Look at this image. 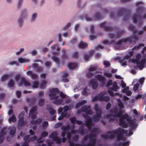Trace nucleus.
Returning <instances> with one entry per match:
<instances>
[{
	"instance_id": "obj_61",
	"label": "nucleus",
	"mask_w": 146,
	"mask_h": 146,
	"mask_svg": "<svg viewBox=\"0 0 146 146\" xmlns=\"http://www.w3.org/2000/svg\"><path fill=\"white\" fill-rule=\"evenodd\" d=\"M71 23H69L67 24L64 27L63 29L64 30L67 29L71 26Z\"/></svg>"
},
{
	"instance_id": "obj_13",
	"label": "nucleus",
	"mask_w": 146,
	"mask_h": 146,
	"mask_svg": "<svg viewBox=\"0 0 146 146\" xmlns=\"http://www.w3.org/2000/svg\"><path fill=\"white\" fill-rule=\"evenodd\" d=\"M97 70V68L96 67L91 66L90 68L89 69V72H88L87 74V76L88 78L91 77L93 74L92 72L94 71L95 72V74L98 73L96 71Z\"/></svg>"
},
{
	"instance_id": "obj_57",
	"label": "nucleus",
	"mask_w": 146,
	"mask_h": 146,
	"mask_svg": "<svg viewBox=\"0 0 146 146\" xmlns=\"http://www.w3.org/2000/svg\"><path fill=\"white\" fill-rule=\"evenodd\" d=\"M139 84L138 83H137L135 84L133 87V90L134 91H136L138 89Z\"/></svg>"
},
{
	"instance_id": "obj_63",
	"label": "nucleus",
	"mask_w": 146,
	"mask_h": 146,
	"mask_svg": "<svg viewBox=\"0 0 146 146\" xmlns=\"http://www.w3.org/2000/svg\"><path fill=\"white\" fill-rule=\"evenodd\" d=\"M129 30L130 31H132L135 29V26L133 25H130L128 27Z\"/></svg>"
},
{
	"instance_id": "obj_6",
	"label": "nucleus",
	"mask_w": 146,
	"mask_h": 146,
	"mask_svg": "<svg viewBox=\"0 0 146 146\" xmlns=\"http://www.w3.org/2000/svg\"><path fill=\"white\" fill-rule=\"evenodd\" d=\"M50 93L49 96L51 100H54L58 98L60 96L63 98H66V96L62 92L60 93L57 88H53L50 91Z\"/></svg>"
},
{
	"instance_id": "obj_40",
	"label": "nucleus",
	"mask_w": 146,
	"mask_h": 146,
	"mask_svg": "<svg viewBox=\"0 0 146 146\" xmlns=\"http://www.w3.org/2000/svg\"><path fill=\"white\" fill-rule=\"evenodd\" d=\"M97 100L100 101V94H99L98 95L94 97L92 99V102H94Z\"/></svg>"
},
{
	"instance_id": "obj_16",
	"label": "nucleus",
	"mask_w": 146,
	"mask_h": 146,
	"mask_svg": "<svg viewBox=\"0 0 146 146\" xmlns=\"http://www.w3.org/2000/svg\"><path fill=\"white\" fill-rule=\"evenodd\" d=\"M141 58V54L139 53L137 54L136 56V58H133L131 60V62L132 63H136L137 65L140 64V60Z\"/></svg>"
},
{
	"instance_id": "obj_4",
	"label": "nucleus",
	"mask_w": 146,
	"mask_h": 146,
	"mask_svg": "<svg viewBox=\"0 0 146 146\" xmlns=\"http://www.w3.org/2000/svg\"><path fill=\"white\" fill-rule=\"evenodd\" d=\"M82 112H85L86 114H82V115L87 120V122H89L88 127V129L90 131L92 129L90 123L92 122V119L88 115L92 114V110L90 109V106H84L82 108L79 110L77 111V113L78 114L81 113Z\"/></svg>"
},
{
	"instance_id": "obj_28",
	"label": "nucleus",
	"mask_w": 146,
	"mask_h": 146,
	"mask_svg": "<svg viewBox=\"0 0 146 146\" xmlns=\"http://www.w3.org/2000/svg\"><path fill=\"white\" fill-rule=\"evenodd\" d=\"M20 17L24 19L27 17L26 9H23L21 11Z\"/></svg>"
},
{
	"instance_id": "obj_9",
	"label": "nucleus",
	"mask_w": 146,
	"mask_h": 146,
	"mask_svg": "<svg viewBox=\"0 0 146 146\" xmlns=\"http://www.w3.org/2000/svg\"><path fill=\"white\" fill-rule=\"evenodd\" d=\"M138 40L139 37L136 35H133L130 37L121 39L122 42L126 43L128 42L130 43H133L134 44Z\"/></svg>"
},
{
	"instance_id": "obj_32",
	"label": "nucleus",
	"mask_w": 146,
	"mask_h": 146,
	"mask_svg": "<svg viewBox=\"0 0 146 146\" xmlns=\"http://www.w3.org/2000/svg\"><path fill=\"white\" fill-rule=\"evenodd\" d=\"M87 46V44L83 41L81 42L79 44V47L80 48L84 49L86 48Z\"/></svg>"
},
{
	"instance_id": "obj_12",
	"label": "nucleus",
	"mask_w": 146,
	"mask_h": 146,
	"mask_svg": "<svg viewBox=\"0 0 146 146\" xmlns=\"http://www.w3.org/2000/svg\"><path fill=\"white\" fill-rule=\"evenodd\" d=\"M124 33V31L123 30H122L118 31L116 33V34L111 33H110L109 35V36L111 39H113L114 38H118Z\"/></svg>"
},
{
	"instance_id": "obj_24",
	"label": "nucleus",
	"mask_w": 146,
	"mask_h": 146,
	"mask_svg": "<svg viewBox=\"0 0 146 146\" xmlns=\"http://www.w3.org/2000/svg\"><path fill=\"white\" fill-rule=\"evenodd\" d=\"M28 76H31V78L33 79H36L38 77V75L36 73L33 72L31 71H28L26 73Z\"/></svg>"
},
{
	"instance_id": "obj_10",
	"label": "nucleus",
	"mask_w": 146,
	"mask_h": 146,
	"mask_svg": "<svg viewBox=\"0 0 146 146\" xmlns=\"http://www.w3.org/2000/svg\"><path fill=\"white\" fill-rule=\"evenodd\" d=\"M24 135L23 134L22 132H21L19 136L17 137V139H20L19 138L20 137H23V139L26 143H28L30 141H33L37 139V137L35 135L33 137H31L30 135H28L25 136H23Z\"/></svg>"
},
{
	"instance_id": "obj_22",
	"label": "nucleus",
	"mask_w": 146,
	"mask_h": 146,
	"mask_svg": "<svg viewBox=\"0 0 146 146\" xmlns=\"http://www.w3.org/2000/svg\"><path fill=\"white\" fill-rule=\"evenodd\" d=\"M95 50H92L90 51L88 54H84V58L86 60H88L94 54Z\"/></svg>"
},
{
	"instance_id": "obj_19",
	"label": "nucleus",
	"mask_w": 146,
	"mask_h": 146,
	"mask_svg": "<svg viewBox=\"0 0 146 146\" xmlns=\"http://www.w3.org/2000/svg\"><path fill=\"white\" fill-rule=\"evenodd\" d=\"M23 84L24 86H30L31 85L29 81L26 80L25 78H22L21 82L19 83V86H21L23 85Z\"/></svg>"
},
{
	"instance_id": "obj_18",
	"label": "nucleus",
	"mask_w": 146,
	"mask_h": 146,
	"mask_svg": "<svg viewBox=\"0 0 146 146\" xmlns=\"http://www.w3.org/2000/svg\"><path fill=\"white\" fill-rule=\"evenodd\" d=\"M106 25V22L101 23V28H103L106 31H111L113 30V29L112 27Z\"/></svg>"
},
{
	"instance_id": "obj_14",
	"label": "nucleus",
	"mask_w": 146,
	"mask_h": 146,
	"mask_svg": "<svg viewBox=\"0 0 146 146\" xmlns=\"http://www.w3.org/2000/svg\"><path fill=\"white\" fill-rule=\"evenodd\" d=\"M25 114L24 111H22L19 115L18 117L19 119L18 125L20 126H22L23 123V116Z\"/></svg>"
},
{
	"instance_id": "obj_30",
	"label": "nucleus",
	"mask_w": 146,
	"mask_h": 146,
	"mask_svg": "<svg viewBox=\"0 0 146 146\" xmlns=\"http://www.w3.org/2000/svg\"><path fill=\"white\" fill-rule=\"evenodd\" d=\"M24 19L20 17L18 18L17 23L19 27H21L22 26L23 23Z\"/></svg>"
},
{
	"instance_id": "obj_47",
	"label": "nucleus",
	"mask_w": 146,
	"mask_h": 146,
	"mask_svg": "<svg viewBox=\"0 0 146 146\" xmlns=\"http://www.w3.org/2000/svg\"><path fill=\"white\" fill-rule=\"evenodd\" d=\"M113 84L112 81L111 80H108L106 85V87L108 88V89L110 88V86Z\"/></svg>"
},
{
	"instance_id": "obj_31",
	"label": "nucleus",
	"mask_w": 146,
	"mask_h": 146,
	"mask_svg": "<svg viewBox=\"0 0 146 146\" xmlns=\"http://www.w3.org/2000/svg\"><path fill=\"white\" fill-rule=\"evenodd\" d=\"M69 69L72 70L75 68L77 66V64L75 63H70L68 65Z\"/></svg>"
},
{
	"instance_id": "obj_36",
	"label": "nucleus",
	"mask_w": 146,
	"mask_h": 146,
	"mask_svg": "<svg viewBox=\"0 0 146 146\" xmlns=\"http://www.w3.org/2000/svg\"><path fill=\"white\" fill-rule=\"evenodd\" d=\"M37 17V14L36 13H33L31 15V21L32 22H34L35 21Z\"/></svg>"
},
{
	"instance_id": "obj_8",
	"label": "nucleus",
	"mask_w": 146,
	"mask_h": 146,
	"mask_svg": "<svg viewBox=\"0 0 146 146\" xmlns=\"http://www.w3.org/2000/svg\"><path fill=\"white\" fill-rule=\"evenodd\" d=\"M110 111L111 113L107 115V117L109 118L110 117H122L123 112H121L118 110V108H113L110 110Z\"/></svg>"
},
{
	"instance_id": "obj_39",
	"label": "nucleus",
	"mask_w": 146,
	"mask_h": 146,
	"mask_svg": "<svg viewBox=\"0 0 146 146\" xmlns=\"http://www.w3.org/2000/svg\"><path fill=\"white\" fill-rule=\"evenodd\" d=\"M11 76L10 74H5L3 76L1 77V81L3 82L7 80Z\"/></svg>"
},
{
	"instance_id": "obj_42",
	"label": "nucleus",
	"mask_w": 146,
	"mask_h": 146,
	"mask_svg": "<svg viewBox=\"0 0 146 146\" xmlns=\"http://www.w3.org/2000/svg\"><path fill=\"white\" fill-rule=\"evenodd\" d=\"M63 99L61 98L59 100H56L53 101V103L57 105L61 104L63 102Z\"/></svg>"
},
{
	"instance_id": "obj_46",
	"label": "nucleus",
	"mask_w": 146,
	"mask_h": 146,
	"mask_svg": "<svg viewBox=\"0 0 146 146\" xmlns=\"http://www.w3.org/2000/svg\"><path fill=\"white\" fill-rule=\"evenodd\" d=\"M9 122H15L16 121V118L15 117L14 115H13L11 117L9 118Z\"/></svg>"
},
{
	"instance_id": "obj_60",
	"label": "nucleus",
	"mask_w": 146,
	"mask_h": 146,
	"mask_svg": "<svg viewBox=\"0 0 146 146\" xmlns=\"http://www.w3.org/2000/svg\"><path fill=\"white\" fill-rule=\"evenodd\" d=\"M78 137L77 135L73 136L72 138V140L73 141L77 142L78 139Z\"/></svg>"
},
{
	"instance_id": "obj_50",
	"label": "nucleus",
	"mask_w": 146,
	"mask_h": 146,
	"mask_svg": "<svg viewBox=\"0 0 146 146\" xmlns=\"http://www.w3.org/2000/svg\"><path fill=\"white\" fill-rule=\"evenodd\" d=\"M23 0H18L17 5V7L18 8H20L22 5Z\"/></svg>"
},
{
	"instance_id": "obj_45",
	"label": "nucleus",
	"mask_w": 146,
	"mask_h": 146,
	"mask_svg": "<svg viewBox=\"0 0 146 146\" xmlns=\"http://www.w3.org/2000/svg\"><path fill=\"white\" fill-rule=\"evenodd\" d=\"M39 83L37 81H35L33 83L32 87L33 88H37L39 86Z\"/></svg>"
},
{
	"instance_id": "obj_26",
	"label": "nucleus",
	"mask_w": 146,
	"mask_h": 146,
	"mask_svg": "<svg viewBox=\"0 0 146 146\" xmlns=\"http://www.w3.org/2000/svg\"><path fill=\"white\" fill-rule=\"evenodd\" d=\"M90 84L92 85V88L93 89H95L97 88L98 86V83L97 81L92 80L90 82Z\"/></svg>"
},
{
	"instance_id": "obj_43",
	"label": "nucleus",
	"mask_w": 146,
	"mask_h": 146,
	"mask_svg": "<svg viewBox=\"0 0 146 146\" xmlns=\"http://www.w3.org/2000/svg\"><path fill=\"white\" fill-rule=\"evenodd\" d=\"M16 128L14 127H11L10 128V134L11 135H13L16 132Z\"/></svg>"
},
{
	"instance_id": "obj_53",
	"label": "nucleus",
	"mask_w": 146,
	"mask_h": 146,
	"mask_svg": "<svg viewBox=\"0 0 146 146\" xmlns=\"http://www.w3.org/2000/svg\"><path fill=\"white\" fill-rule=\"evenodd\" d=\"M103 64L104 66L105 67H108L110 66V62L108 61H104L103 62Z\"/></svg>"
},
{
	"instance_id": "obj_54",
	"label": "nucleus",
	"mask_w": 146,
	"mask_h": 146,
	"mask_svg": "<svg viewBox=\"0 0 146 146\" xmlns=\"http://www.w3.org/2000/svg\"><path fill=\"white\" fill-rule=\"evenodd\" d=\"M9 65H13L14 64H15L17 66H19V63L15 61H11L8 63V64Z\"/></svg>"
},
{
	"instance_id": "obj_5",
	"label": "nucleus",
	"mask_w": 146,
	"mask_h": 146,
	"mask_svg": "<svg viewBox=\"0 0 146 146\" xmlns=\"http://www.w3.org/2000/svg\"><path fill=\"white\" fill-rule=\"evenodd\" d=\"M145 10V9L143 7H138L136 11V13L134 14L132 17L133 22L136 24L138 22L137 19L139 20L138 24V26H141L143 23V22L141 21L142 17L141 15Z\"/></svg>"
},
{
	"instance_id": "obj_11",
	"label": "nucleus",
	"mask_w": 146,
	"mask_h": 146,
	"mask_svg": "<svg viewBox=\"0 0 146 146\" xmlns=\"http://www.w3.org/2000/svg\"><path fill=\"white\" fill-rule=\"evenodd\" d=\"M94 108L97 114L93 117V119L94 121H97L99 120L100 117V108L97 104L94 105Z\"/></svg>"
},
{
	"instance_id": "obj_37",
	"label": "nucleus",
	"mask_w": 146,
	"mask_h": 146,
	"mask_svg": "<svg viewBox=\"0 0 146 146\" xmlns=\"http://www.w3.org/2000/svg\"><path fill=\"white\" fill-rule=\"evenodd\" d=\"M110 100L109 97L108 96H103L101 95V101H104L106 102H108Z\"/></svg>"
},
{
	"instance_id": "obj_41",
	"label": "nucleus",
	"mask_w": 146,
	"mask_h": 146,
	"mask_svg": "<svg viewBox=\"0 0 146 146\" xmlns=\"http://www.w3.org/2000/svg\"><path fill=\"white\" fill-rule=\"evenodd\" d=\"M14 84L15 82L12 79H10L7 84L8 86L10 88L14 86Z\"/></svg>"
},
{
	"instance_id": "obj_48",
	"label": "nucleus",
	"mask_w": 146,
	"mask_h": 146,
	"mask_svg": "<svg viewBox=\"0 0 146 146\" xmlns=\"http://www.w3.org/2000/svg\"><path fill=\"white\" fill-rule=\"evenodd\" d=\"M125 59H120L119 60V62L121 64L122 66H124L127 65V62L125 61Z\"/></svg>"
},
{
	"instance_id": "obj_23",
	"label": "nucleus",
	"mask_w": 146,
	"mask_h": 146,
	"mask_svg": "<svg viewBox=\"0 0 146 146\" xmlns=\"http://www.w3.org/2000/svg\"><path fill=\"white\" fill-rule=\"evenodd\" d=\"M119 87L117 86V82L114 81L113 83V86L109 88L108 89L116 92L117 90L119 89Z\"/></svg>"
},
{
	"instance_id": "obj_34",
	"label": "nucleus",
	"mask_w": 146,
	"mask_h": 146,
	"mask_svg": "<svg viewBox=\"0 0 146 146\" xmlns=\"http://www.w3.org/2000/svg\"><path fill=\"white\" fill-rule=\"evenodd\" d=\"M42 119L40 118H38L36 121H34L33 120L31 121V123L33 125L39 124L41 123Z\"/></svg>"
},
{
	"instance_id": "obj_38",
	"label": "nucleus",
	"mask_w": 146,
	"mask_h": 146,
	"mask_svg": "<svg viewBox=\"0 0 146 146\" xmlns=\"http://www.w3.org/2000/svg\"><path fill=\"white\" fill-rule=\"evenodd\" d=\"M94 19L96 20H99L100 18V12H96L94 16Z\"/></svg>"
},
{
	"instance_id": "obj_64",
	"label": "nucleus",
	"mask_w": 146,
	"mask_h": 146,
	"mask_svg": "<svg viewBox=\"0 0 146 146\" xmlns=\"http://www.w3.org/2000/svg\"><path fill=\"white\" fill-rule=\"evenodd\" d=\"M129 144V141H127L126 142H123L122 143V146H128Z\"/></svg>"
},
{
	"instance_id": "obj_59",
	"label": "nucleus",
	"mask_w": 146,
	"mask_h": 146,
	"mask_svg": "<svg viewBox=\"0 0 146 146\" xmlns=\"http://www.w3.org/2000/svg\"><path fill=\"white\" fill-rule=\"evenodd\" d=\"M85 19L87 21H92V19L88 15H86L85 16Z\"/></svg>"
},
{
	"instance_id": "obj_7",
	"label": "nucleus",
	"mask_w": 146,
	"mask_h": 146,
	"mask_svg": "<svg viewBox=\"0 0 146 146\" xmlns=\"http://www.w3.org/2000/svg\"><path fill=\"white\" fill-rule=\"evenodd\" d=\"M131 12V10L129 9H126L123 7L120 8L118 10L117 15L119 17H121L124 14H126L123 18V20L126 21L128 19Z\"/></svg>"
},
{
	"instance_id": "obj_49",
	"label": "nucleus",
	"mask_w": 146,
	"mask_h": 146,
	"mask_svg": "<svg viewBox=\"0 0 146 146\" xmlns=\"http://www.w3.org/2000/svg\"><path fill=\"white\" fill-rule=\"evenodd\" d=\"M52 50H55L56 48L57 51H59L60 50V48L58 47L57 44H55L51 47Z\"/></svg>"
},
{
	"instance_id": "obj_25",
	"label": "nucleus",
	"mask_w": 146,
	"mask_h": 146,
	"mask_svg": "<svg viewBox=\"0 0 146 146\" xmlns=\"http://www.w3.org/2000/svg\"><path fill=\"white\" fill-rule=\"evenodd\" d=\"M118 103V106L119 107V110L121 112H123L122 111V109L124 108V105L120 99H118L117 100Z\"/></svg>"
},
{
	"instance_id": "obj_51",
	"label": "nucleus",
	"mask_w": 146,
	"mask_h": 146,
	"mask_svg": "<svg viewBox=\"0 0 146 146\" xmlns=\"http://www.w3.org/2000/svg\"><path fill=\"white\" fill-rule=\"evenodd\" d=\"M51 58L52 60H53L56 63H59L60 62L59 59L55 56H52V57Z\"/></svg>"
},
{
	"instance_id": "obj_35",
	"label": "nucleus",
	"mask_w": 146,
	"mask_h": 146,
	"mask_svg": "<svg viewBox=\"0 0 146 146\" xmlns=\"http://www.w3.org/2000/svg\"><path fill=\"white\" fill-rule=\"evenodd\" d=\"M87 102L86 100H84L77 103L75 106V108L76 109L78 108L80 106L86 104Z\"/></svg>"
},
{
	"instance_id": "obj_1",
	"label": "nucleus",
	"mask_w": 146,
	"mask_h": 146,
	"mask_svg": "<svg viewBox=\"0 0 146 146\" xmlns=\"http://www.w3.org/2000/svg\"><path fill=\"white\" fill-rule=\"evenodd\" d=\"M74 124H73L71 126V128L72 130L71 131V133L70 132L67 133L66 132H64L62 133V136L63 137L62 139L58 138L57 137V133L56 132H54L49 135L50 138H53V139L57 143H60L62 141L64 143L66 140L67 139L65 137H66L68 139V141L70 146H95L96 142V134L91 133L89 135L86 136L84 138V141H86L88 139H90L89 143L86 145L83 144L80 145L78 143L75 144L70 141V139L72 136L71 134L76 133V131L73 129L75 127Z\"/></svg>"
},
{
	"instance_id": "obj_21",
	"label": "nucleus",
	"mask_w": 146,
	"mask_h": 146,
	"mask_svg": "<svg viewBox=\"0 0 146 146\" xmlns=\"http://www.w3.org/2000/svg\"><path fill=\"white\" fill-rule=\"evenodd\" d=\"M37 107L36 106H35L33 107L31 110L30 111L29 114L30 115H32L31 118L33 119L34 118H36L37 116L36 115L33 114V113L36 111L37 110Z\"/></svg>"
},
{
	"instance_id": "obj_29",
	"label": "nucleus",
	"mask_w": 146,
	"mask_h": 146,
	"mask_svg": "<svg viewBox=\"0 0 146 146\" xmlns=\"http://www.w3.org/2000/svg\"><path fill=\"white\" fill-rule=\"evenodd\" d=\"M46 109L48 110L50 114L51 115H54L56 112V111L55 110L51 108L48 105L47 106Z\"/></svg>"
},
{
	"instance_id": "obj_33",
	"label": "nucleus",
	"mask_w": 146,
	"mask_h": 146,
	"mask_svg": "<svg viewBox=\"0 0 146 146\" xmlns=\"http://www.w3.org/2000/svg\"><path fill=\"white\" fill-rule=\"evenodd\" d=\"M19 61L21 63L27 62L30 61V60L28 59L22 58H19L18 59Z\"/></svg>"
},
{
	"instance_id": "obj_62",
	"label": "nucleus",
	"mask_w": 146,
	"mask_h": 146,
	"mask_svg": "<svg viewBox=\"0 0 146 146\" xmlns=\"http://www.w3.org/2000/svg\"><path fill=\"white\" fill-rule=\"evenodd\" d=\"M97 37V36L96 35H91L89 37V38L90 40H92L96 39Z\"/></svg>"
},
{
	"instance_id": "obj_56",
	"label": "nucleus",
	"mask_w": 146,
	"mask_h": 146,
	"mask_svg": "<svg viewBox=\"0 0 146 146\" xmlns=\"http://www.w3.org/2000/svg\"><path fill=\"white\" fill-rule=\"evenodd\" d=\"M114 42V41H112L110 42L108 40H106L103 41L102 43L104 44H110L112 43H113Z\"/></svg>"
},
{
	"instance_id": "obj_2",
	"label": "nucleus",
	"mask_w": 146,
	"mask_h": 146,
	"mask_svg": "<svg viewBox=\"0 0 146 146\" xmlns=\"http://www.w3.org/2000/svg\"><path fill=\"white\" fill-rule=\"evenodd\" d=\"M119 125L123 128H126L129 126L131 129H135L137 127L136 123L137 120L134 118L131 120V117L127 113L123 114L119 118Z\"/></svg>"
},
{
	"instance_id": "obj_44",
	"label": "nucleus",
	"mask_w": 146,
	"mask_h": 146,
	"mask_svg": "<svg viewBox=\"0 0 146 146\" xmlns=\"http://www.w3.org/2000/svg\"><path fill=\"white\" fill-rule=\"evenodd\" d=\"M44 99L40 98L39 99L38 102V105L39 106H42L44 105Z\"/></svg>"
},
{
	"instance_id": "obj_3",
	"label": "nucleus",
	"mask_w": 146,
	"mask_h": 146,
	"mask_svg": "<svg viewBox=\"0 0 146 146\" xmlns=\"http://www.w3.org/2000/svg\"><path fill=\"white\" fill-rule=\"evenodd\" d=\"M127 133L128 131L127 130H125L121 127H119L117 129L113 130L112 131H108L107 133L110 135L105 136V138L106 139H113L114 137V135H116L117 141H119L121 140L125 141L126 139L123 137V135Z\"/></svg>"
},
{
	"instance_id": "obj_15",
	"label": "nucleus",
	"mask_w": 146,
	"mask_h": 146,
	"mask_svg": "<svg viewBox=\"0 0 146 146\" xmlns=\"http://www.w3.org/2000/svg\"><path fill=\"white\" fill-rule=\"evenodd\" d=\"M63 111L62 113V115L64 116L65 117L68 118L70 116L69 114L68 113L67 111L70 110V108L68 106H66L63 107Z\"/></svg>"
},
{
	"instance_id": "obj_55",
	"label": "nucleus",
	"mask_w": 146,
	"mask_h": 146,
	"mask_svg": "<svg viewBox=\"0 0 146 146\" xmlns=\"http://www.w3.org/2000/svg\"><path fill=\"white\" fill-rule=\"evenodd\" d=\"M78 132L79 133L81 134V135H83L84 134V131L83 128L81 127L79 129Z\"/></svg>"
},
{
	"instance_id": "obj_58",
	"label": "nucleus",
	"mask_w": 146,
	"mask_h": 146,
	"mask_svg": "<svg viewBox=\"0 0 146 146\" xmlns=\"http://www.w3.org/2000/svg\"><path fill=\"white\" fill-rule=\"evenodd\" d=\"M70 128V127L68 125L63 126L62 127V128L63 131H68Z\"/></svg>"
},
{
	"instance_id": "obj_52",
	"label": "nucleus",
	"mask_w": 146,
	"mask_h": 146,
	"mask_svg": "<svg viewBox=\"0 0 146 146\" xmlns=\"http://www.w3.org/2000/svg\"><path fill=\"white\" fill-rule=\"evenodd\" d=\"M63 55L62 56V58L64 59H66L68 58V56L66 53V50L64 49L62 50Z\"/></svg>"
},
{
	"instance_id": "obj_17",
	"label": "nucleus",
	"mask_w": 146,
	"mask_h": 146,
	"mask_svg": "<svg viewBox=\"0 0 146 146\" xmlns=\"http://www.w3.org/2000/svg\"><path fill=\"white\" fill-rule=\"evenodd\" d=\"M7 128H5L1 130L0 133V143L3 141L4 139V136L6 134Z\"/></svg>"
},
{
	"instance_id": "obj_20",
	"label": "nucleus",
	"mask_w": 146,
	"mask_h": 146,
	"mask_svg": "<svg viewBox=\"0 0 146 146\" xmlns=\"http://www.w3.org/2000/svg\"><path fill=\"white\" fill-rule=\"evenodd\" d=\"M48 135V133L47 132L44 131L42 132L40 135L39 136V138L37 139V141L38 143H40L42 142L43 141V140H42V137H45L47 136Z\"/></svg>"
},
{
	"instance_id": "obj_27",
	"label": "nucleus",
	"mask_w": 146,
	"mask_h": 146,
	"mask_svg": "<svg viewBox=\"0 0 146 146\" xmlns=\"http://www.w3.org/2000/svg\"><path fill=\"white\" fill-rule=\"evenodd\" d=\"M69 75L68 73L66 72H63V74L62 75V80L64 82H68V79L66 78Z\"/></svg>"
}]
</instances>
